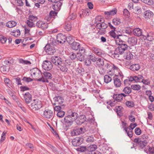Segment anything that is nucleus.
<instances>
[{"label":"nucleus","mask_w":154,"mask_h":154,"mask_svg":"<svg viewBox=\"0 0 154 154\" xmlns=\"http://www.w3.org/2000/svg\"><path fill=\"white\" fill-rule=\"evenodd\" d=\"M128 46L125 43L119 45L118 48H116L113 54V57H116V55L122 54L124 51L128 49Z\"/></svg>","instance_id":"obj_1"},{"label":"nucleus","mask_w":154,"mask_h":154,"mask_svg":"<svg viewBox=\"0 0 154 154\" xmlns=\"http://www.w3.org/2000/svg\"><path fill=\"white\" fill-rule=\"evenodd\" d=\"M127 96L124 93H121L120 94H116L113 95V98L115 100L113 102L111 101H109L107 102V103L110 105L111 106H114L116 104L115 101L117 102L120 101L122 100L123 97H125Z\"/></svg>","instance_id":"obj_2"},{"label":"nucleus","mask_w":154,"mask_h":154,"mask_svg":"<svg viewBox=\"0 0 154 154\" xmlns=\"http://www.w3.org/2000/svg\"><path fill=\"white\" fill-rule=\"evenodd\" d=\"M123 75L122 72H118V74H115L113 78V83L116 88H118L121 86V82L120 79L122 80Z\"/></svg>","instance_id":"obj_3"},{"label":"nucleus","mask_w":154,"mask_h":154,"mask_svg":"<svg viewBox=\"0 0 154 154\" xmlns=\"http://www.w3.org/2000/svg\"><path fill=\"white\" fill-rule=\"evenodd\" d=\"M30 73L32 77L37 81L42 75L41 72L37 68H34L31 69Z\"/></svg>","instance_id":"obj_4"},{"label":"nucleus","mask_w":154,"mask_h":154,"mask_svg":"<svg viewBox=\"0 0 154 154\" xmlns=\"http://www.w3.org/2000/svg\"><path fill=\"white\" fill-rule=\"evenodd\" d=\"M43 74L44 77L42 76L41 78L38 79L37 81L48 83L49 81L48 79H51L52 77V75L47 71L44 72Z\"/></svg>","instance_id":"obj_5"},{"label":"nucleus","mask_w":154,"mask_h":154,"mask_svg":"<svg viewBox=\"0 0 154 154\" xmlns=\"http://www.w3.org/2000/svg\"><path fill=\"white\" fill-rule=\"evenodd\" d=\"M33 100L34 102L31 104L33 109L37 110L42 107V102L40 101L37 99L34 100Z\"/></svg>","instance_id":"obj_6"},{"label":"nucleus","mask_w":154,"mask_h":154,"mask_svg":"<svg viewBox=\"0 0 154 154\" xmlns=\"http://www.w3.org/2000/svg\"><path fill=\"white\" fill-rule=\"evenodd\" d=\"M85 130L84 128H75L71 132V134L72 136L77 135L84 133Z\"/></svg>","instance_id":"obj_7"},{"label":"nucleus","mask_w":154,"mask_h":154,"mask_svg":"<svg viewBox=\"0 0 154 154\" xmlns=\"http://www.w3.org/2000/svg\"><path fill=\"white\" fill-rule=\"evenodd\" d=\"M45 48L46 53L49 55H53L55 52L54 47L49 44H47Z\"/></svg>","instance_id":"obj_8"},{"label":"nucleus","mask_w":154,"mask_h":154,"mask_svg":"<svg viewBox=\"0 0 154 154\" xmlns=\"http://www.w3.org/2000/svg\"><path fill=\"white\" fill-rule=\"evenodd\" d=\"M43 116L46 119H52L53 117L54 113L52 110L47 109L44 111Z\"/></svg>","instance_id":"obj_9"},{"label":"nucleus","mask_w":154,"mask_h":154,"mask_svg":"<svg viewBox=\"0 0 154 154\" xmlns=\"http://www.w3.org/2000/svg\"><path fill=\"white\" fill-rule=\"evenodd\" d=\"M42 67L45 70H49L52 68V65L50 61L45 60L43 62Z\"/></svg>","instance_id":"obj_10"},{"label":"nucleus","mask_w":154,"mask_h":154,"mask_svg":"<svg viewBox=\"0 0 154 154\" xmlns=\"http://www.w3.org/2000/svg\"><path fill=\"white\" fill-rule=\"evenodd\" d=\"M57 43L63 44L66 40V37L62 34H59L57 36Z\"/></svg>","instance_id":"obj_11"},{"label":"nucleus","mask_w":154,"mask_h":154,"mask_svg":"<svg viewBox=\"0 0 154 154\" xmlns=\"http://www.w3.org/2000/svg\"><path fill=\"white\" fill-rule=\"evenodd\" d=\"M51 61L55 65L58 66L62 62V59L57 56H53L51 57Z\"/></svg>","instance_id":"obj_12"},{"label":"nucleus","mask_w":154,"mask_h":154,"mask_svg":"<svg viewBox=\"0 0 154 154\" xmlns=\"http://www.w3.org/2000/svg\"><path fill=\"white\" fill-rule=\"evenodd\" d=\"M36 26L38 27L41 28L43 29H46L48 27V23L41 21L37 22Z\"/></svg>","instance_id":"obj_13"},{"label":"nucleus","mask_w":154,"mask_h":154,"mask_svg":"<svg viewBox=\"0 0 154 154\" xmlns=\"http://www.w3.org/2000/svg\"><path fill=\"white\" fill-rule=\"evenodd\" d=\"M24 99L27 104L29 103L32 100L31 95L28 92H26L23 95Z\"/></svg>","instance_id":"obj_14"},{"label":"nucleus","mask_w":154,"mask_h":154,"mask_svg":"<svg viewBox=\"0 0 154 154\" xmlns=\"http://www.w3.org/2000/svg\"><path fill=\"white\" fill-rule=\"evenodd\" d=\"M83 139L82 138L77 137L72 140V143L73 146H76L80 145Z\"/></svg>","instance_id":"obj_15"},{"label":"nucleus","mask_w":154,"mask_h":154,"mask_svg":"<svg viewBox=\"0 0 154 154\" xmlns=\"http://www.w3.org/2000/svg\"><path fill=\"white\" fill-rule=\"evenodd\" d=\"M137 39L134 37L129 38L127 40L128 44L131 46L136 45L137 43Z\"/></svg>","instance_id":"obj_16"},{"label":"nucleus","mask_w":154,"mask_h":154,"mask_svg":"<svg viewBox=\"0 0 154 154\" xmlns=\"http://www.w3.org/2000/svg\"><path fill=\"white\" fill-rule=\"evenodd\" d=\"M153 15V13L149 10L145 11L143 14V17L146 19H149L151 18Z\"/></svg>","instance_id":"obj_17"},{"label":"nucleus","mask_w":154,"mask_h":154,"mask_svg":"<svg viewBox=\"0 0 154 154\" xmlns=\"http://www.w3.org/2000/svg\"><path fill=\"white\" fill-rule=\"evenodd\" d=\"M62 5V3L59 1H57L55 3H53V8L56 11L59 10Z\"/></svg>","instance_id":"obj_18"},{"label":"nucleus","mask_w":154,"mask_h":154,"mask_svg":"<svg viewBox=\"0 0 154 154\" xmlns=\"http://www.w3.org/2000/svg\"><path fill=\"white\" fill-rule=\"evenodd\" d=\"M123 37L121 35H117V37L115 40V42L116 44L118 45L125 43V42L122 40Z\"/></svg>","instance_id":"obj_19"},{"label":"nucleus","mask_w":154,"mask_h":154,"mask_svg":"<svg viewBox=\"0 0 154 154\" xmlns=\"http://www.w3.org/2000/svg\"><path fill=\"white\" fill-rule=\"evenodd\" d=\"M144 39H146L149 41H152L154 39V33L150 32L147 33L146 35H144Z\"/></svg>","instance_id":"obj_20"},{"label":"nucleus","mask_w":154,"mask_h":154,"mask_svg":"<svg viewBox=\"0 0 154 154\" xmlns=\"http://www.w3.org/2000/svg\"><path fill=\"white\" fill-rule=\"evenodd\" d=\"M58 67L60 70L63 72H67L68 70L67 67L66 66L64 63L62 61L58 66Z\"/></svg>","instance_id":"obj_21"},{"label":"nucleus","mask_w":154,"mask_h":154,"mask_svg":"<svg viewBox=\"0 0 154 154\" xmlns=\"http://www.w3.org/2000/svg\"><path fill=\"white\" fill-rule=\"evenodd\" d=\"M80 46L79 43L75 42H73L71 44V48L74 50H78Z\"/></svg>","instance_id":"obj_22"},{"label":"nucleus","mask_w":154,"mask_h":154,"mask_svg":"<svg viewBox=\"0 0 154 154\" xmlns=\"http://www.w3.org/2000/svg\"><path fill=\"white\" fill-rule=\"evenodd\" d=\"M96 27L100 29H105L107 27V25L103 22L98 23L96 26Z\"/></svg>","instance_id":"obj_23"},{"label":"nucleus","mask_w":154,"mask_h":154,"mask_svg":"<svg viewBox=\"0 0 154 154\" xmlns=\"http://www.w3.org/2000/svg\"><path fill=\"white\" fill-rule=\"evenodd\" d=\"M133 32L134 35L137 36L142 35V30L139 28L134 29L133 30Z\"/></svg>","instance_id":"obj_24"},{"label":"nucleus","mask_w":154,"mask_h":154,"mask_svg":"<svg viewBox=\"0 0 154 154\" xmlns=\"http://www.w3.org/2000/svg\"><path fill=\"white\" fill-rule=\"evenodd\" d=\"M55 103L59 104H61L63 102V98L60 96H57L54 98Z\"/></svg>","instance_id":"obj_25"},{"label":"nucleus","mask_w":154,"mask_h":154,"mask_svg":"<svg viewBox=\"0 0 154 154\" xmlns=\"http://www.w3.org/2000/svg\"><path fill=\"white\" fill-rule=\"evenodd\" d=\"M97 148V146L96 145L93 144L91 145L87 148V151L91 152L94 151Z\"/></svg>","instance_id":"obj_26"},{"label":"nucleus","mask_w":154,"mask_h":154,"mask_svg":"<svg viewBox=\"0 0 154 154\" xmlns=\"http://www.w3.org/2000/svg\"><path fill=\"white\" fill-rule=\"evenodd\" d=\"M64 121L67 123L69 124V125H70L72 124L73 122L70 115L65 117L64 118Z\"/></svg>","instance_id":"obj_27"},{"label":"nucleus","mask_w":154,"mask_h":154,"mask_svg":"<svg viewBox=\"0 0 154 154\" xmlns=\"http://www.w3.org/2000/svg\"><path fill=\"white\" fill-rule=\"evenodd\" d=\"M140 68V65L137 64H133L130 66V69L133 71H137Z\"/></svg>","instance_id":"obj_28"},{"label":"nucleus","mask_w":154,"mask_h":154,"mask_svg":"<svg viewBox=\"0 0 154 154\" xmlns=\"http://www.w3.org/2000/svg\"><path fill=\"white\" fill-rule=\"evenodd\" d=\"M17 25L16 22L14 21H11L8 22L6 24V26L11 28Z\"/></svg>","instance_id":"obj_29"},{"label":"nucleus","mask_w":154,"mask_h":154,"mask_svg":"<svg viewBox=\"0 0 154 154\" xmlns=\"http://www.w3.org/2000/svg\"><path fill=\"white\" fill-rule=\"evenodd\" d=\"M76 58L80 61H84L85 58L84 54L79 53H77L76 54Z\"/></svg>","instance_id":"obj_30"},{"label":"nucleus","mask_w":154,"mask_h":154,"mask_svg":"<svg viewBox=\"0 0 154 154\" xmlns=\"http://www.w3.org/2000/svg\"><path fill=\"white\" fill-rule=\"evenodd\" d=\"M143 140H140V141L138 145L139 147L141 149H143L145 146H146V144L147 143L146 142V141H143Z\"/></svg>","instance_id":"obj_31"},{"label":"nucleus","mask_w":154,"mask_h":154,"mask_svg":"<svg viewBox=\"0 0 154 154\" xmlns=\"http://www.w3.org/2000/svg\"><path fill=\"white\" fill-rule=\"evenodd\" d=\"M104 64V61L103 59L99 58L96 61V64L99 67L103 66Z\"/></svg>","instance_id":"obj_32"},{"label":"nucleus","mask_w":154,"mask_h":154,"mask_svg":"<svg viewBox=\"0 0 154 154\" xmlns=\"http://www.w3.org/2000/svg\"><path fill=\"white\" fill-rule=\"evenodd\" d=\"M117 11L116 10H112L109 11L105 12L104 14L107 15H113L116 14Z\"/></svg>","instance_id":"obj_33"},{"label":"nucleus","mask_w":154,"mask_h":154,"mask_svg":"<svg viewBox=\"0 0 154 154\" xmlns=\"http://www.w3.org/2000/svg\"><path fill=\"white\" fill-rule=\"evenodd\" d=\"M104 82L106 83H108L111 82L112 78L108 75H105L104 76Z\"/></svg>","instance_id":"obj_34"},{"label":"nucleus","mask_w":154,"mask_h":154,"mask_svg":"<svg viewBox=\"0 0 154 154\" xmlns=\"http://www.w3.org/2000/svg\"><path fill=\"white\" fill-rule=\"evenodd\" d=\"M121 22L120 19L118 18H116L112 20L113 23L116 25H119Z\"/></svg>","instance_id":"obj_35"},{"label":"nucleus","mask_w":154,"mask_h":154,"mask_svg":"<svg viewBox=\"0 0 154 154\" xmlns=\"http://www.w3.org/2000/svg\"><path fill=\"white\" fill-rule=\"evenodd\" d=\"M125 58L127 60H130L133 58V56L130 52H127L125 55Z\"/></svg>","instance_id":"obj_36"},{"label":"nucleus","mask_w":154,"mask_h":154,"mask_svg":"<svg viewBox=\"0 0 154 154\" xmlns=\"http://www.w3.org/2000/svg\"><path fill=\"white\" fill-rule=\"evenodd\" d=\"M18 60L20 63L26 65H30L31 64V62L29 61L24 60L21 59H19Z\"/></svg>","instance_id":"obj_37"},{"label":"nucleus","mask_w":154,"mask_h":154,"mask_svg":"<svg viewBox=\"0 0 154 154\" xmlns=\"http://www.w3.org/2000/svg\"><path fill=\"white\" fill-rule=\"evenodd\" d=\"M73 122L77 119L78 117V115L76 112H72L71 115H70Z\"/></svg>","instance_id":"obj_38"},{"label":"nucleus","mask_w":154,"mask_h":154,"mask_svg":"<svg viewBox=\"0 0 154 154\" xmlns=\"http://www.w3.org/2000/svg\"><path fill=\"white\" fill-rule=\"evenodd\" d=\"M123 91L127 94H130L131 92V88L129 87H125L123 90Z\"/></svg>","instance_id":"obj_39"},{"label":"nucleus","mask_w":154,"mask_h":154,"mask_svg":"<svg viewBox=\"0 0 154 154\" xmlns=\"http://www.w3.org/2000/svg\"><path fill=\"white\" fill-rule=\"evenodd\" d=\"M104 67L106 70L107 72L109 69H111L112 66L110 65L109 63H105Z\"/></svg>","instance_id":"obj_40"},{"label":"nucleus","mask_w":154,"mask_h":154,"mask_svg":"<svg viewBox=\"0 0 154 154\" xmlns=\"http://www.w3.org/2000/svg\"><path fill=\"white\" fill-rule=\"evenodd\" d=\"M86 118L84 116H80L78 119V120L79 121V122L77 123L78 125H80L83 123L84 122Z\"/></svg>","instance_id":"obj_41"},{"label":"nucleus","mask_w":154,"mask_h":154,"mask_svg":"<svg viewBox=\"0 0 154 154\" xmlns=\"http://www.w3.org/2000/svg\"><path fill=\"white\" fill-rule=\"evenodd\" d=\"M106 72L109 75L111 76L113 75H115V74H117V73H116V72L114 70V69H109Z\"/></svg>","instance_id":"obj_42"},{"label":"nucleus","mask_w":154,"mask_h":154,"mask_svg":"<svg viewBox=\"0 0 154 154\" xmlns=\"http://www.w3.org/2000/svg\"><path fill=\"white\" fill-rule=\"evenodd\" d=\"M122 108L121 106H118L116 107V112L117 114L119 116L122 115Z\"/></svg>","instance_id":"obj_43"},{"label":"nucleus","mask_w":154,"mask_h":154,"mask_svg":"<svg viewBox=\"0 0 154 154\" xmlns=\"http://www.w3.org/2000/svg\"><path fill=\"white\" fill-rule=\"evenodd\" d=\"M64 28L67 31H70L72 28V25L71 23L70 22H68L67 23H66Z\"/></svg>","instance_id":"obj_44"},{"label":"nucleus","mask_w":154,"mask_h":154,"mask_svg":"<svg viewBox=\"0 0 154 154\" xmlns=\"http://www.w3.org/2000/svg\"><path fill=\"white\" fill-rule=\"evenodd\" d=\"M125 104L126 105L129 107H133L134 105V102L131 101H127L126 102Z\"/></svg>","instance_id":"obj_45"},{"label":"nucleus","mask_w":154,"mask_h":154,"mask_svg":"<svg viewBox=\"0 0 154 154\" xmlns=\"http://www.w3.org/2000/svg\"><path fill=\"white\" fill-rule=\"evenodd\" d=\"M122 128L124 129V130H125V131H127L129 129V128L127 127L126 123L122 121Z\"/></svg>","instance_id":"obj_46"},{"label":"nucleus","mask_w":154,"mask_h":154,"mask_svg":"<svg viewBox=\"0 0 154 154\" xmlns=\"http://www.w3.org/2000/svg\"><path fill=\"white\" fill-rule=\"evenodd\" d=\"M26 23L28 26L30 27H32L35 26L34 23L29 20H26Z\"/></svg>","instance_id":"obj_47"},{"label":"nucleus","mask_w":154,"mask_h":154,"mask_svg":"<svg viewBox=\"0 0 154 154\" xmlns=\"http://www.w3.org/2000/svg\"><path fill=\"white\" fill-rule=\"evenodd\" d=\"M131 88L135 90H139L140 89V86L138 85H134L131 86Z\"/></svg>","instance_id":"obj_48"},{"label":"nucleus","mask_w":154,"mask_h":154,"mask_svg":"<svg viewBox=\"0 0 154 154\" xmlns=\"http://www.w3.org/2000/svg\"><path fill=\"white\" fill-rule=\"evenodd\" d=\"M99 72L100 74L104 75L106 72V70L103 67L100 68L99 70Z\"/></svg>","instance_id":"obj_49"},{"label":"nucleus","mask_w":154,"mask_h":154,"mask_svg":"<svg viewBox=\"0 0 154 154\" xmlns=\"http://www.w3.org/2000/svg\"><path fill=\"white\" fill-rule=\"evenodd\" d=\"M7 40V38L4 36L1 35H0V41L3 43H5Z\"/></svg>","instance_id":"obj_50"},{"label":"nucleus","mask_w":154,"mask_h":154,"mask_svg":"<svg viewBox=\"0 0 154 154\" xmlns=\"http://www.w3.org/2000/svg\"><path fill=\"white\" fill-rule=\"evenodd\" d=\"M65 112L64 111H61L58 112L57 114V116L60 118L63 117L65 115Z\"/></svg>","instance_id":"obj_51"},{"label":"nucleus","mask_w":154,"mask_h":154,"mask_svg":"<svg viewBox=\"0 0 154 154\" xmlns=\"http://www.w3.org/2000/svg\"><path fill=\"white\" fill-rule=\"evenodd\" d=\"M141 1L144 3L150 5L153 3V1L152 0H140Z\"/></svg>","instance_id":"obj_52"},{"label":"nucleus","mask_w":154,"mask_h":154,"mask_svg":"<svg viewBox=\"0 0 154 154\" xmlns=\"http://www.w3.org/2000/svg\"><path fill=\"white\" fill-rule=\"evenodd\" d=\"M115 30H112L109 32V34L111 36L114 38H115L117 37V35L115 32Z\"/></svg>","instance_id":"obj_53"},{"label":"nucleus","mask_w":154,"mask_h":154,"mask_svg":"<svg viewBox=\"0 0 154 154\" xmlns=\"http://www.w3.org/2000/svg\"><path fill=\"white\" fill-rule=\"evenodd\" d=\"M128 135L130 137H132V130H131L130 128L127 131H125Z\"/></svg>","instance_id":"obj_54"},{"label":"nucleus","mask_w":154,"mask_h":154,"mask_svg":"<svg viewBox=\"0 0 154 154\" xmlns=\"http://www.w3.org/2000/svg\"><path fill=\"white\" fill-rule=\"evenodd\" d=\"M87 150V148L86 146H81L78 148V151L81 152H84Z\"/></svg>","instance_id":"obj_55"},{"label":"nucleus","mask_w":154,"mask_h":154,"mask_svg":"<svg viewBox=\"0 0 154 154\" xmlns=\"http://www.w3.org/2000/svg\"><path fill=\"white\" fill-rule=\"evenodd\" d=\"M28 19L29 20L33 22H34L35 21L37 20V18L36 17L30 16L29 17Z\"/></svg>","instance_id":"obj_56"},{"label":"nucleus","mask_w":154,"mask_h":154,"mask_svg":"<svg viewBox=\"0 0 154 154\" xmlns=\"http://www.w3.org/2000/svg\"><path fill=\"white\" fill-rule=\"evenodd\" d=\"M148 137V136L147 134H144L141 137L140 139L141 140H143L144 141L145 140L146 141V142L147 143Z\"/></svg>","instance_id":"obj_57"},{"label":"nucleus","mask_w":154,"mask_h":154,"mask_svg":"<svg viewBox=\"0 0 154 154\" xmlns=\"http://www.w3.org/2000/svg\"><path fill=\"white\" fill-rule=\"evenodd\" d=\"M20 32L19 30L17 29L16 31L13 32L12 35L15 37H17L20 35Z\"/></svg>","instance_id":"obj_58"},{"label":"nucleus","mask_w":154,"mask_h":154,"mask_svg":"<svg viewBox=\"0 0 154 154\" xmlns=\"http://www.w3.org/2000/svg\"><path fill=\"white\" fill-rule=\"evenodd\" d=\"M16 81V84L18 85H22V84L21 83V79L19 77H17L14 78V79Z\"/></svg>","instance_id":"obj_59"},{"label":"nucleus","mask_w":154,"mask_h":154,"mask_svg":"<svg viewBox=\"0 0 154 154\" xmlns=\"http://www.w3.org/2000/svg\"><path fill=\"white\" fill-rule=\"evenodd\" d=\"M135 132L137 135H139L141 133V131L139 128H137L135 129Z\"/></svg>","instance_id":"obj_60"},{"label":"nucleus","mask_w":154,"mask_h":154,"mask_svg":"<svg viewBox=\"0 0 154 154\" xmlns=\"http://www.w3.org/2000/svg\"><path fill=\"white\" fill-rule=\"evenodd\" d=\"M23 80L26 82H29L32 81L33 80L29 77H24Z\"/></svg>","instance_id":"obj_61"},{"label":"nucleus","mask_w":154,"mask_h":154,"mask_svg":"<svg viewBox=\"0 0 154 154\" xmlns=\"http://www.w3.org/2000/svg\"><path fill=\"white\" fill-rule=\"evenodd\" d=\"M67 41L70 43L71 42H72L74 40L73 37L72 35L69 36L66 38Z\"/></svg>","instance_id":"obj_62"},{"label":"nucleus","mask_w":154,"mask_h":154,"mask_svg":"<svg viewBox=\"0 0 154 154\" xmlns=\"http://www.w3.org/2000/svg\"><path fill=\"white\" fill-rule=\"evenodd\" d=\"M69 57L72 60H74L76 58V55L74 53H72L69 56Z\"/></svg>","instance_id":"obj_63"},{"label":"nucleus","mask_w":154,"mask_h":154,"mask_svg":"<svg viewBox=\"0 0 154 154\" xmlns=\"http://www.w3.org/2000/svg\"><path fill=\"white\" fill-rule=\"evenodd\" d=\"M148 108L150 110L153 111L154 110V105L153 104L151 103L149 105Z\"/></svg>","instance_id":"obj_64"}]
</instances>
